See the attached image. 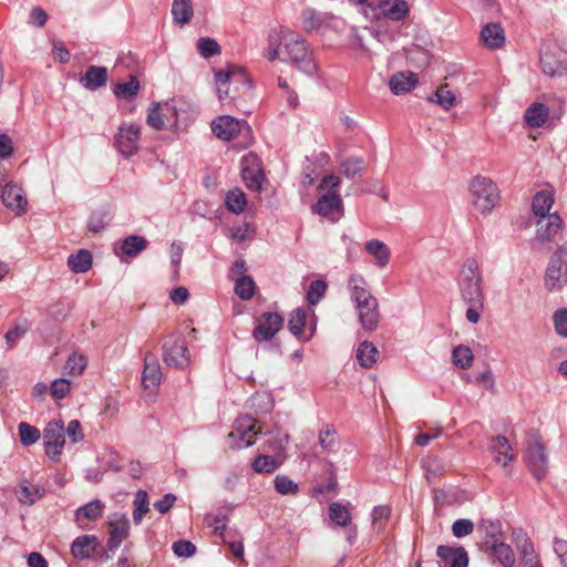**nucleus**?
Wrapping results in <instances>:
<instances>
[{"mask_svg": "<svg viewBox=\"0 0 567 567\" xmlns=\"http://www.w3.org/2000/svg\"><path fill=\"white\" fill-rule=\"evenodd\" d=\"M567 284V241L549 259L544 285L548 291H558Z\"/></svg>", "mask_w": 567, "mask_h": 567, "instance_id": "nucleus-5", "label": "nucleus"}, {"mask_svg": "<svg viewBox=\"0 0 567 567\" xmlns=\"http://www.w3.org/2000/svg\"><path fill=\"white\" fill-rule=\"evenodd\" d=\"M141 130L138 125L131 124L121 126L115 136V146L118 152L126 158L133 156L137 152V142L140 140Z\"/></svg>", "mask_w": 567, "mask_h": 567, "instance_id": "nucleus-13", "label": "nucleus"}, {"mask_svg": "<svg viewBox=\"0 0 567 567\" xmlns=\"http://www.w3.org/2000/svg\"><path fill=\"white\" fill-rule=\"evenodd\" d=\"M563 219L557 213L539 218L537 221L536 239L542 243L551 241L555 235L563 229Z\"/></svg>", "mask_w": 567, "mask_h": 567, "instance_id": "nucleus-20", "label": "nucleus"}, {"mask_svg": "<svg viewBox=\"0 0 567 567\" xmlns=\"http://www.w3.org/2000/svg\"><path fill=\"white\" fill-rule=\"evenodd\" d=\"M51 395L56 400L64 399L71 391V382L65 378L54 380L50 385Z\"/></svg>", "mask_w": 567, "mask_h": 567, "instance_id": "nucleus-61", "label": "nucleus"}, {"mask_svg": "<svg viewBox=\"0 0 567 567\" xmlns=\"http://www.w3.org/2000/svg\"><path fill=\"white\" fill-rule=\"evenodd\" d=\"M274 486L276 492L281 495H295L299 491L298 484L286 475H277Z\"/></svg>", "mask_w": 567, "mask_h": 567, "instance_id": "nucleus-58", "label": "nucleus"}, {"mask_svg": "<svg viewBox=\"0 0 567 567\" xmlns=\"http://www.w3.org/2000/svg\"><path fill=\"white\" fill-rule=\"evenodd\" d=\"M141 90V83L136 75L131 74L128 82L117 83L113 87L114 95L120 100H133Z\"/></svg>", "mask_w": 567, "mask_h": 567, "instance_id": "nucleus-37", "label": "nucleus"}, {"mask_svg": "<svg viewBox=\"0 0 567 567\" xmlns=\"http://www.w3.org/2000/svg\"><path fill=\"white\" fill-rule=\"evenodd\" d=\"M326 477L324 484H317L311 488V495L318 496L323 493H333L337 494L338 481H337V470L336 466L331 462H327L326 468Z\"/></svg>", "mask_w": 567, "mask_h": 567, "instance_id": "nucleus-36", "label": "nucleus"}, {"mask_svg": "<svg viewBox=\"0 0 567 567\" xmlns=\"http://www.w3.org/2000/svg\"><path fill=\"white\" fill-rule=\"evenodd\" d=\"M355 310L359 322L365 331L372 332L378 328L380 322V312L377 298L355 306Z\"/></svg>", "mask_w": 567, "mask_h": 567, "instance_id": "nucleus-18", "label": "nucleus"}, {"mask_svg": "<svg viewBox=\"0 0 567 567\" xmlns=\"http://www.w3.org/2000/svg\"><path fill=\"white\" fill-rule=\"evenodd\" d=\"M284 323L285 319L278 312H264L257 319V324L252 330V338L259 343L271 341L282 329Z\"/></svg>", "mask_w": 567, "mask_h": 567, "instance_id": "nucleus-7", "label": "nucleus"}, {"mask_svg": "<svg viewBox=\"0 0 567 567\" xmlns=\"http://www.w3.org/2000/svg\"><path fill=\"white\" fill-rule=\"evenodd\" d=\"M248 406L257 415H264L274 409V400L271 394L268 392H256L248 400Z\"/></svg>", "mask_w": 567, "mask_h": 567, "instance_id": "nucleus-40", "label": "nucleus"}, {"mask_svg": "<svg viewBox=\"0 0 567 567\" xmlns=\"http://www.w3.org/2000/svg\"><path fill=\"white\" fill-rule=\"evenodd\" d=\"M482 276L475 258H467L458 274V289L465 303L484 301Z\"/></svg>", "mask_w": 567, "mask_h": 567, "instance_id": "nucleus-2", "label": "nucleus"}, {"mask_svg": "<svg viewBox=\"0 0 567 567\" xmlns=\"http://www.w3.org/2000/svg\"><path fill=\"white\" fill-rule=\"evenodd\" d=\"M162 379L161 367L155 357L146 355L144 371L142 377V384L144 388L158 386Z\"/></svg>", "mask_w": 567, "mask_h": 567, "instance_id": "nucleus-28", "label": "nucleus"}, {"mask_svg": "<svg viewBox=\"0 0 567 567\" xmlns=\"http://www.w3.org/2000/svg\"><path fill=\"white\" fill-rule=\"evenodd\" d=\"M554 204V196L548 190H539L535 194L532 202V209L536 216L546 217L549 216V210Z\"/></svg>", "mask_w": 567, "mask_h": 567, "instance_id": "nucleus-39", "label": "nucleus"}, {"mask_svg": "<svg viewBox=\"0 0 567 567\" xmlns=\"http://www.w3.org/2000/svg\"><path fill=\"white\" fill-rule=\"evenodd\" d=\"M113 218V212L110 206H102L92 212L87 228L91 233L97 234L106 228Z\"/></svg>", "mask_w": 567, "mask_h": 567, "instance_id": "nucleus-32", "label": "nucleus"}, {"mask_svg": "<svg viewBox=\"0 0 567 567\" xmlns=\"http://www.w3.org/2000/svg\"><path fill=\"white\" fill-rule=\"evenodd\" d=\"M148 241L138 235H130L122 240L121 251H116V255L123 258L124 256L134 258L138 256L144 249H146Z\"/></svg>", "mask_w": 567, "mask_h": 567, "instance_id": "nucleus-29", "label": "nucleus"}, {"mask_svg": "<svg viewBox=\"0 0 567 567\" xmlns=\"http://www.w3.org/2000/svg\"><path fill=\"white\" fill-rule=\"evenodd\" d=\"M542 436L538 431L533 430L529 433V441L524 452V460L532 475L539 482L543 481L548 472V456L545 445L540 442Z\"/></svg>", "mask_w": 567, "mask_h": 567, "instance_id": "nucleus-3", "label": "nucleus"}, {"mask_svg": "<svg viewBox=\"0 0 567 567\" xmlns=\"http://www.w3.org/2000/svg\"><path fill=\"white\" fill-rule=\"evenodd\" d=\"M342 199L336 192L321 195L312 207L313 213L331 220H338L342 216Z\"/></svg>", "mask_w": 567, "mask_h": 567, "instance_id": "nucleus-14", "label": "nucleus"}, {"mask_svg": "<svg viewBox=\"0 0 567 567\" xmlns=\"http://www.w3.org/2000/svg\"><path fill=\"white\" fill-rule=\"evenodd\" d=\"M205 522L207 523L208 526L214 528L215 534H219L223 537L224 542H227L225 535L227 529L226 523L228 522L227 513L219 509L216 514H207L205 516Z\"/></svg>", "mask_w": 567, "mask_h": 567, "instance_id": "nucleus-52", "label": "nucleus"}, {"mask_svg": "<svg viewBox=\"0 0 567 567\" xmlns=\"http://www.w3.org/2000/svg\"><path fill=\"white\" fill-rule=\"evenodd\" d=\"M470 192L473 206L482 214L491 213L499 199L496 184L487 177H474Z\"/></svg>", "mask_w": 567, "mask_h": 567, "instance_id": "nucleus-4", "label": "nucleus"}, {"mask_svg": "<svg viewBox=\"0 0 567 567\" xmlns=\"http://www.w3.org/2000/svg\"><path fill=\"white\" fill-rule=\"evenodd\" d=\"M107 80L109 71L106 66L89 65L85 73L80 76L79 82L84 89L96 91L106 85Z\"/></svg>", "mask_w": 567, "mask_h": 567, "instance_id": "nucleus-21", "label": "nucleus"}, {"mask_svg": "<svg viewBox=\"0 0 567 567\" xmlns=\"http://www.w3.org/2000/svg\"><path fill=\"white\" fill-rule=\"evenodd\" d=\"M553 321L558 336L567 338V308H560L554 312Z\"/></svg>", "mask_w": 567, "mask_h": 567, "instance_id": "nucleus-62", "label": "nucleus"}, {"mask_svg": "<svg viewBox=\"0 0 567 567\" xmlns=\"http://www.w3.org/2000/svg\"><path fill=\"white\" fill-rule=\"evenodd\" d=\"M241 177L248 189L260 192L265 174L260 161L255 154H247L241 158Z\"/></svg>", "mask_w": 567, "mask_h": 567, "instance_id": "nucleus-11", "label": "nucleus"}, {"mask_svg": "<svg viewBox=\"0 0 567 567\" xmlns=\"http://www.w3.org/2000/svg\"><path fill=\"white\" fill-rule=\"evenodd\" d=\"M485 545H487L486 551L493 554L503 567L515 565V555L509 545L498 540H494L491 545L485 540Z\"/></svg>", "mask_w": 567, "mask_h": 567, "instance_id": "nucleus-27", "label": "nucleus"}, {"mask_svg": "<svg viewBox=\"0 0 567 567\" xmlns=\"http://www.w3.org/2000/svg\"><path fill=\"white\" fill-rule=\"evenodd\" d=\"M478 529L485 534V537L489 538H494L503 533L499 519L483 518L478 524Z\"/></svg>", "mask_w": 567, "mask_h": 567, "instance_id": "nucleus-60", "label": "nucleus"}, {"mask_svg": "<svg viewBox=\"0 0 567 567\" xmlns=\"http://www.w3.org/2000/svg\"><path fill=\"white\" fill-rule=\"evenodd\" d=\"M427 101L447 111L454 106L455 95L447 89V85H440L436 91L427 97Z\"/></svg>", "mask_w": 567, "mask_h": 567, "instance_id": "nucleus-46", "label": "nucleus"}, {"mask_svg": "<svg viewBox=\"0 0 567 567\" xmlns=\"http://www.w3.org/2000/svg\"><path fill=\"white\" fill-rule=\"evenodd\" d=\"M285 39L287 58L284 61L291 63L307 75H313L318 70V65L306 39L293 33H290L289 38L286 37Z\"/></svg>", "mask_w": 567, "mask_h": 567, "instance_id": "nucleus-1", "label": "nucleus"}, {"mask_svg": "<svg viewBox=\"0 0 567 567\" xmlns=\"http://www.w3.org/2000/svg\"><path fill=\"white\" fill-rule=\"evenodd\" d=\"M197 50L199 54L205 59H209L220 53V47L218 42L208 37H202L198 39Z\"/></svg>", "mask_w": 567, "mask_h": 567, "instance_id": "nucleus-57", "label": "nucleus"}, {"mask_svg": "<svg viewBox=\"0 0 567 567\" xmlns=\"http://www.w3.org/2000/svg\"><path fill=\"white\" fill-rule=\"evenodd\" d=\"M348 288L351 292V300L355 303V306L364 303L374 298L369 289L367 281L360 275L350 276L348 280Z\"/></svg>", "mask_w": 567, "mask_h": 567, "instance_id": "nucleus-24", "label": "nucleus"}, {"mask_svg": "<svg viewBox=\"0 0 567 567\" xmlns=\"http://www.w3.org/2000/svg\"><path fill=\"white\" fill-rule=\"evenodd\" d=\"M436 555L442 561L440 567H468V554L463 546L439 545Z\"/></svg>", "mask_w": 567, "mask_h": 567, "instance_id": "nucleus-15", "label": "nucleus"}, {"mask_svg": "<svg viewBox=\"0 0 567 567\" xmlns=\"http://www.w3.org/2000/svg\"><path fill=\"white\" fill-rule=\"evenodd\" d=\"M260 433V429L256 427V420L250 415H243L236 419L234 430L228 437L234 441L230 449L240 450L249 447L255 443L256 436Z\"/></svg>", "mask_w": 567, "mask_h": 567, "instance_id": "nucleus-6", "label": "nucleus"}, {"mask_svg": "<svg viewBox=\"0 0 567 567\" xmlns=\"http://www.w3.org/2000/svg\"><path fill=\"white\" fill-rule=\"evenodd\" d=\"M45 453L51 460H58L65 444V431L62 422L51 421L43 430Z\"/></svg>", "mask_w": 567, "mask_h": 567, "instance_id": "nucleus-10", "label": "nucleus"}, {"mask_svg": "<svg viewBox=\"0 0 567 567\" xmlns=\"http://www.w3.org/2000/svg\"><path fill=\"white\" fill-rule=\"evenodd\" d=\"M20 442L24 446H30L34 444L40 439V431L33 425L29 423L21 422L18 425Z\"/></svg>", "mask_w": 567, "mask_h": 567, "instance_id": "nucleus-54", "label": "nucleus"}, {"mask_svg": "<svg viewBox=\"0 0 567 567\" xmlns=\"http://www.w3.org/2000/svg\"><path fill=\"white\" fill-rule=\"evenodd\" d=\"M164 362L174 368L183 369L189 363V352L183 338H176L172 343L166 342L163 346Z\"/></svg>", "mask_w": 567, "mask_h": 567, "instance_id": "nucleus-12", "label": "nucleus"}, {"mask_svg": "<svg viewBox=\"0 0 567 567\" xmlns=\"http://www.w3.org/2000/svg\"><path fill=\"white\" fill-rule=\"evenodd\" d=\"M548 107L543 103H534L524 114V120L529 127H542L548 120Z\"/></svg>", "mask_w": 567, "mask_h": 567, "instance_id": "nucleus-33", "label": "nucleus"}, {"mask_svg": "<svg viewBox=\"0 0 567 567\" xmlns=\"http://www.w3.org/2000/svg\"><path fill=\"white\" fill-rule=\"evenodd\" d=\"M331 520L339 526H348L351 522V515L347 507L339 503H332L329 507Z\"/></svg>", "mask_w": 567, "mask_h": 567, "instance_id": "nucleus-56", "label": "nucleus"}, {"mask_svg": "<svg viewBox=\"0 0 567 567\" xmlns=\"http://www.w3.org/2000/svg\"><path fill=\"white\" fill-rule=\"evenodd\" d=\"M233 78H238V81H240V82L248 81L245 70L237 69L235 66H231L226 71L219 70V71L215 72V81L217 84V95H218L219 100H223V87L228 85Z\"/></svg>", "mask_w": 567, "mask_h": 567, "instance_id": "nucleus-34", "label": "nucleus"}, {"mask_svg": "<svg viewBox=\"0 0 567 567\" xmlns=\"http://www.w3.org/2000/svg\"><path fill=\"white\" fill-rule=\"evenodd\" d=\"M307 321V311L303 308L295 309L288 319V329L297 339L301 340L303 337Z\"/></svg>", "mask_w": 567, "mask_h": 567, "instance_id": "nucleus-43", "label": "nucleus"}, {"mask_svg": "<svg viewBox=\"0 0 567 567\" xmlns=\"http://www.w3.org/2000/svg\"><path fill=\"white\" fill-rule=\"evenodd\" d=\"M491 449L495 455L496 463L503 466H506L514 458L512 446L504 435L493 437Z\"/></svg>", "mask_w": 567, "mask_h": 567, "instance_id": "nucleus-30", "label": "nucleus"}, {"mask_svg": "<svg viewBox=\"0 0 567 567\" xmlns=\"http://www.w3.org/2000/svg\"><path fill=\"white\" fill-rule=\"evenodd\" d=\"M86 363V358L83 354L74 352L68 358L64 371L70 375H80L84 371Z\"/></svg>", "mask_w": 567, "mask_h": 567, "instance_id": "nucleus-55", "label": "nucleus"}, {"mask_svg": "<svg viewBox=\"0 0 567 567\" xmlns=\"http://www.w3.org/2000/svg\"><path fill=\"white\" fill-rule=\"evenodd\" d=\"M94 549H97V537L94 535L79 536L71 544L72 556L80 560L91 558Z\"/></svg>", "mask_w": 567, "mask_h": 567, "instance_id": "nucleus-23", "label": "nucleus"}, {"mask_svg": "<svg viewBox=\"0 0 567 567\" xmlns=\"http://www.w3.org/2000/svg\"><path fill=\"white\" fill-rule=\"evenodd\" d=\"M302 27L306 32H312L320 28L321 18L313 9H305L301 12Z\"/></svg>", "mask_w": 567, "mask_h": 567, "instance_id": "nucleus-59", "label": "nucleus"}, {"mask_svg": "<svg viewBox=\"0 0 567 567\" xmlns=\"http://www.w3.org/2000/svg\"><path fill=\"white\" fill-rule=\"evenodd\" d=\"M481 39L491 49H498L504 44V30L499 23H487L481 31Z\"/></svg>", "mask_w": 567, "mask_h": 567, "instance_id": "nucleus-31", "label": "nucleus"}, {"mask_svg": "<svg viewBox=\"0 0 567 567\" xmlns=\"http://www.w3.org/2000/svg\"><path fill=\"white\" fill-rule=\"evenodd\" d=\"M282 463L271 455L259 454L251 463V467L256 473L270 474L274 473Z\"/></svg>", "mask_w": 567, "mask_h": 567, "instance_id": "nucleus-45", "label": "nucleus"}, {"mask_svg": "<svg viewBox=\"0 0 567 567\" xmlns=\"http://www.w3.org/2000/svg\"><path fill=\"white\" fill-rule=\"evenodd\" d=\"M379 351L377 347L369 341H363L357 349V360L365 369H370L377 362Z\"/></svg>", "mask_w": 567, "mask_h": 567, "instance_id": "nucleus-42", "label": "nucleus"}, {"mask_svg": "<svg viewBox=\"0 0 567 567\" xmlns=\"http://www.w3.org/2000/svg\"><path fill=\"white\" fill-rule=\"evenodd\" d=\"M364 171V161L362 157H348L340 164V172L349 179L361 175Z\"/></svg>", "mask_w": 567, "mask_h": 567, "instance_id": "nucleus-51", "label": "nucleus"}, {"mask_svg": "<svg viewBox=\"0 0 567 567\" xmlns=\"http://www.w3.org/2000/svg\"><path fill=\"white\" fill-rule=\"evenodd\" d=\"M173 551L177 557H192L196 553V546L186 539H179L173 544Z\"/></svg>", "mask_w": 567, "mask_h": 567, "instance_id": "nucleus-63", "label": "nucleus"}, {"mask_svg": "<svg viewBox=\"0 0 567 567\" xmlns=\"http://www.w3.org/2000/svg\"><path fill=\"white\" fill-rule=\"evenodd\" d=\"M133 505V522L135 525H140L145 514L150 511V499L147 492L144 489H138L135 494Z\"/></svg>", "mask_w": 567, "mask_h": 567, "instance_id": "nucleus-44", "label": "nucleus"}, {"mask_svg": "<svg viewBox=\"0 0 567 567\" xmlns=\"http://www.w3.org/2000/svg\"><path fill=\"white\" fill-rule=\"evenodd\" d=\"M473 352L470 347L460 344L455 347L452 351V361L453 363L463 369L466 370L473 364Z\"/></svg>", "mask_w": 567, "mask_h": 567, "instance_id": "nucleus-50", "label": "nucleus"}, {"mask_svg": "<svg viewBox=\"0 0 567 567\" xmlns=\"http://www.w3.org/2000/svg\"><path fill=\"white\" fill-rule=\"evenodd\" d=\"M68 266L75 274L86 272L92 267V254L86 249H80L68 257Z\"/></svg>", "mask_w": 567, "mask_h": 567, "instance_id": "nucleus-38", "label": "nucleus"}, {"mask_svg": "<svg viewBox=\"0 0 567 567\" xmlns=\"http://www.w3.org/2000/svg\"><path fill=\"white\" fill-rule=\"evenodd\" d=\"M225 204L229 212L240 214L247 205L246 195L238 188L231 189L226 195Z\"/></svg>", "mask_w": 567, "mask_h": 567, "instance_id": "nucleus-49", "label": "nucleus"}, {"mask_svg": "<svg viewBox=\"0 0 567 567\" xmlns=\"http://www.w3.org/2000/svg\"><path fill=\"white\" fill-rule=\"evenodd\" d=\"M368 7L372 10V20L385 18L399 22L403 21L410 12L405 0H381L377 7H372L371 3H368Z\"/></svg>", "mask_w": 567, "mask_h": 567, "instance_id": "nucleus-9", "label": "nucleus"}, {"mask_svg": "<svg viewBox=\"0 0 567 567\" xmlns=\"http://www.w3.org/2000/svg\"><path fill=\"white\" fill-rule=\"evenodd\" d=\"M161 103L154 102L152 103V107L147 114L146 123L155 128L156 131H162L167 127V124L172 125L169 112H166L164 109V113H161Z\"/></svg>", "mask_w": 567, "mask_h": 567, "instance_id": "nucleus-41", "label": "nucleus"}, {"mask_svg": "<svg viewBox=\"0 0 567 567\" xmlns=\"http://www.w3.org/2000/svg\"><path fill=\"white\" fill-rule=\"evenodd\" d=\"M110 526V536L107 539V548L111 551L116 550L122 542L127 538L130 530V522L125 515H122L121 523L117 522H109Z\"/></svg>", "mask_w": 567, "mask_h": 567, "instance_id": "nucleus-25", "label": "nucleus"}, {"mask_svg": "<svg viewBox=\"0 0 567 567\" xmlns=\"http://www.w3.org/2000/svg\"><path fill=\"white\" fill-rule=\"evenodd\" d=\"M212 131L219 140L229 142L240 132V123L230 115H220L212 122Z\"/></svg>", "mask_w": 567, "mask_h": 567, "instance_id": "nucleus-19", "label": "nucleus"}, {"mask_svg": "<svg viewBox=\"0 0 567 567\" xmlns=\"http://www.w3.org/2000/svg\"><path fill=\"white\" fill-rule=\"evenodd\" d=\"M327 288H328V286L326 284V281H323L321 279L311 281V284L308 288V291H307V296H306L307 302L310 306H316L317 303H319L320 300L326 295Z\"/></svg>", "mask_w": 567, "mask_h": 567, "instance_id": "nucleus-53", "label": "nucleus"}, {"mask_svg": "<svg viewBox=\"0 0 567 567\" xmlns=\"http://www.w3.org/2000/svg\"><path fill=\"white\" fill-rule=\"evenodd\" d=\"M419 82V76L412 71L396 72L390 81L389 86L393 94L401 95L410 92Z\"/></svg>", "mask_w": 567, "mask_h": 567, "instance_id": "nucleus-22", "label": "nucleus"}, {"mask_svg": "<svg viewBox=\"0 0 567 567\" xmlns=\"http://www.w3.org/2000/svg\"><path fill=\"white\" fill-rule=\"evenodd\" d=\"M234 291L241 300H250L255 295L256 284L250 276L243 275L236 279Z\"/></svg>", "mask_w": 567, "mask_h": 567, "instance_id": "nucleus-48", "label": "nucleus"}, {"mask_svg": "<svg viewBox=\"0 0 567 567\" xmlns=\"http://www.w3.org/2000/svg\"><path fill=\"white\" fill-rule=\"evenodd\" d=\"M474 530V524L472 520L466 518L456 519L452 525V533L456 538L465 537L472 534Z\"/></svg>", "mask_w": 567, "mask_h": 567, "instance_id": "nucleus-64", "label": "nucleus"}, {"mask_svg": "<svg viewBox=\"0 0 567 567\" xmlns=\"http://www.w3.org/2000/svg\"><path fill=\"white\" fill-rule=\"evenodd\" d=\"M3 205L20 216L25 213L28 200L24 192L16 184H7L1 194Z\"/></svg>", "mask_w": 567, "mask_h": 567, "instance_id": "nucleus-17", "label": "nucleus"}, {"mask_svg": "<svg viewBox=\"0 0 567 567\" xmlns=\"http://www.w3.org/2000/svg\"><path fill=\"white\" fill-rule=\"evenodd\" d=\"M368 254L373 256L374 262L378 267L383 268L389 264L390 260V249L389 247L379 239L368 240L364 245Z\"/></svg>", "mask_w": 567, "mask_h": 567, "instance_id": "nucleus-35", "label": "nucleus"}, {"mask_svg": "<svg viewBox=\"0 0 567 567\" xmlns=\"http://www.w3.org/2000/svg\"><path fill=\"white\" fill-rule=\"evenodd\" d=\"M174 21L179 24L189 22L193 17V6L190 0H174L172 6Z\"/></svg>", "mask_w": 567, "mask_h": 567, "instance_id": "nucleus-47", "label": "nucleus"}, {"mask_svg": "<svg viewBox=\"0 0 567 567\" xmlns=\"http://www.w3.org/2000/svg\"><path fill=\"white\" fill-rule=\"evenodd\" d=\"M104 503L100 499H93L83 506H80L75 511V522L81 528H85V526L82 524L83 519L87 520H96L100 518L104 511Z\"/></svg>", "mask_w": 567, "mask_h": 567, "instance_id": "nucleus-26", "label": "nucleus"}, {"mask_svg": "<svg viewBox=\"0 0 567 567\" xmlns=\"http://www.w3.org/2000/svg\"><path fill=\"white\" fill-rule=\"evenodd\" d=\"M543 72L549 76L566 74L567 51H545L540 53Z\"/></svg>", "mask_w": 567, "mask_h": 567, "instance_id": "nucleus-16", "label": "nucleus"}, {"mask_svg": "<svg viewBox=\"0 0 567 567\" xmlns=\"http://www.w3.org/2000/svg\"><path fill=\"white\" fill-rule=\"evenodd\" d=\"M166 112H169L172 126L185 128L195 118L194 105L184 97H174L164 104Z\"/></svg>", "mask_w": 567, "mask_h": 567, "instance_id": "nucleus-8", "label": "nucleus"}]
</instances>
